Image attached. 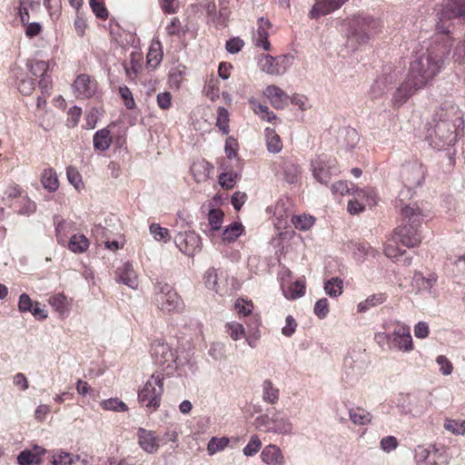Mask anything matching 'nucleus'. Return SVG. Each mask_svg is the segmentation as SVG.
Masks as SVG:
<instances>
[{
	"label": "nucleus",
	"mask_w": 465,
	"mask_h": 465,
	"mask_svg": "<svg viewBox=\"0 0 465 465\" xmlns=\"http://www.w3.org/2000/svg\"><path fill=\"white\" fill-rule=\"evenodd\" d=\"M438 277L435 273H430L425 277L421 272H415L412 277L411 284L418 292H427L431 293L433 286L436 284Z\"/></svg>",
	"instance_id": "obj_25"
},
{
	"label": "nucleus",
	"mask_w": 465,
	"mask_h": 465,
	"mask_svg": "<svg viewBox=\"0 0 465 465\" xmlns=\"http://www.w3.org/2000/svg\"><path fill=\"white\" fill-rule=\"evenodd\" d=\"M153 299L158 309L163 312H179L183 307V301L176 291L163 281H156Z\"/></svg>",
	"instance_id": "obj_6"
},
{
	"label": "nucleus",
	"mask_w": 465,
	"mask_h": 465,
	"mask_svg": "<svg viewBox=\"0 0 465 465\" xmlns=\"http://www.w3.org/2000/svg\"><path fill=\"white\" fill-rule=\"evenodd\" d=\"M452 58L455 63L460 64H465V35L463 40L460 41L454 48Z\"/></svg>",
	"instance_id": "obj_57"
},
{
	"label": "nucleus",
	"mask_w": 465,
	"mask_h": 465,
	"mask_svg": "<svg viewBox=\"0 0 465 465\" xmlns=\"http://www.w3.org/2000/svg\"><path fill=\"white\" fill-rule=\"evenodd\" d=\"M265 94L270 99L272 105L277 110L284 109L289 104V95L276 85L267 86Z\"/></svg>",
	"instance_id": "obj_22"
},
{
	"label": "nucleus",
	"mask_w": 465,
	"mask_h": 465,
	"mask_svg": "<svg viewBox=\"0 0 465 465\" xmlns=\"http://www.w3.org/2000/svg\"><path fill=\"white\" fill-rule=\"evenodd\" d=\"M74 462V460L70 453L68 452H59L53 456V464L54 465H71Z\"/></svg>",
	"instance_id": "obj_64"
},
{
	"label": "nucleus",
	"mask_w": 465,
	"mask_h": 465,
	"mask_svg": "<svg viewBox=\"0 0 465 465\" xmlns=\"http://www.w3.org/2000/svg\"><path fill=\"white\" fill-rule=\"evenodd\" d=\"M436 362L440 366V371L443 375H450L452 372V363L444 355L438 356Z\"/></svg>",
	"instance_id": "obj_63"
},
{
	"label": "nucleus",
	"mask_w": 465,
	"mask_h": 465,
	"mask_svg": "<svg viewBox=\"0 0 465 465\" xmlns=\"http://www.w3.org/2000/svg\"><path fill=\"white\" fill-rule=\"evenodd\" d=\"M203 280L204 284L208 289L214 291L215 292H220V285L218 283V272L216 269L213 267L209 268L204 273Z\"/></svg>",
	"instance_id": "obj_39"
},
{
	"label": "nucleus",
	"mask_w": 465,
	"mask_h": 465,
	"mask_svg": "<svg viewBox=\"0 0 465 465\" xmlns=\"http://www.w3.org/2000/svg\"><path fill=\"white\" fill-rule=\"evenodd\" d=\"M268 430L272 433L290 435L292 433L293 425L287 416L276 412L272 415V427Z\"/></svg>",
	"instance_id": "obj_23"
},
{
	"label": "nucleus",
	"mask_w": 465,
	"mask_h": 465,
	"mask_svg": "<svg viewBox=\"0 0 465 465\" xmlns=\"http://www.w3.org/2000/svg\"><path fill=\"white\" fill-rule=\"evenodd\" d=\"M224 345L221 342H213L210 346L208 354L214 361L221 360L224 355Z\"/></svg>",
	"instance_id": "obj_62"
},
{
	"label": "nucleus",
	"mask_w": 465,
	"mask_h": 465,
	"mask_svg": "<svg viewBox=\"0 0 465 465\" xmlns=\"http://www.w3.org/2000/svg\"><path fill=\"white\" fill-rule=\"evenodd\" d=\"M49 303L56 312L64 313L67 307V298L63 293H56L49 298Z\"/></svg>",
	"instance_id": "obj_46"
},
{
	"label": "nucleus",
	"mask_w": 465,
	"mask_h": 465,
	"mask_svg": "<svg viewBox=\"0 0 465 465\" xmlns=\"http://www.w3.org/2000/svg\"><path fill=\"white\" fill-rule=\"evenodd\" d=\"M114 279L116 282L123 283L132 289H136L138 286L137 275L133 264L129 262L116 269Z\"/></svg>",
	"instance_id": "obj_18"
},
{
	"label": "nucleus",
	"mask_w": 465,
	"mask_h": 465,
	"mask_svg": "<svg viewBox=\"0 0 465 465\" xmlns=\"http://www.w3.org/2000/svg\"><path fill=\"white\" fill-rule=\"evenodd\" d=\"M36 211V204L34 201L25 197L22 199V206L16 210L21 215H30Z\"/></svg>",
	"instance_id": "obj_56"
},
{
	"label": "nucleus",
	"mask_w": 465,
	"mask_h": 465,
	"mask_svg": "<svg viewBox=\"0 0 465 465\" xmlns=\"http://www.w3.org/2000/svg\"><path fill=\"white\" fill-rule=\"evenodd\" d=\"M265 137H266L267 150L270 153H277L282 150V143L281 138L273 129L266 128L265 129Z\"/></svg>",
	"instance_id": "obj_32"
},
{
	"label": "nucleus",
	"mask_w": 465,
	"mask_h": 465,
	"mask_svg": "<svg viewBox=\"0 0 465 465\" xmlns=\"http://www.w3.org/2000/svg\"><path fill=\"white\" fill-rule=\"evenodd\" d=\"M54 224L55 226V236L58 243L65 245L68 234L74 231V223L64 220L60 215H54Z\"/></svg>",
	"instance_id": "obj_26"
},
{
	"label": "nucleus",
	"mask_w": 465,
	"mask_h": 465,
	"mask_svg": "<svg viewBox=\"0 0 465 465\" xmlns=\"http://www.w3.org/2000/svg\"><path fill=\"white\" fill-rule=\"evenodd\" d=\"M401 177L405 189L399 193V202L403 205L404 201L412 196V190L420 186L424 182V171L422 165L419 163L404 166L401 171Z\"/></svg>",
	"instance_id": "obj_8"
},
{
	"label": "nucleus",
	"mask_w": 465,
	"mask_h": 465,
	"mask_svg": "<svg viewBox=\"0 0 465 465\" xmlns=\"http://www.w3.org/2000/svg\"><path fill=\"white\" fill-rule=\"evenodd\" d=\"M262 447V441L257 435H252L248 444L243 448L242 452L245 456L251 457L255 455Z\"/></svg>",
	"instance_id": "obj_48"
},
{
	"label": "nucleus",
	"mask_w": 465,
	"mask_h": 465,
	"mask_svg": "<svg viewBox=\"0 0 465 465\" xmlns=\"http://www.w3.org/2000/svg\"><path fill=\"white\" fill-rule=\"evenodd\" d=\"M452 42L450 37L438 36L427 52L415 57L410 64V81L421 89L430 84L441 71L446 56L450 54Z\"/></svg>",
	"instance_id": "obj_1"
},
{
	"label": "nucleus",
	"mask_w": 465,
	"mask_h": 465,
	"mask_svg": "<svg viewBox=\"0 0 465 465\" xmlns=\"http://www.w3.org/2000/svg\"><path fill=\"white\" fill-rule=\"evenodd\" d=\"M349 417L355 425H367L372 418L369 411L360 407L350 409Z\"/></svg>",
	"instance_id": "obj_30"
},
{
	"label": "nucleus",
	"mask_w": 465,
	"mask_h": 465,
	"mask_svg": "<svg viewBox=\"0 0 465 465\" xmlns=\"http://www.w3.org/2000/svg\"><path fill=\"white\" fill-rule=\"evenodd\" d=\"M163 59V52L161 50L160 42L152 44L147 54V64L150 67L155 68L160 64Z\"/></svg>",
	"instance_id": "obj_35"
},
{
	"label": "nucleus",
	"mask_w": 465,
	"mask_h": 465,
	"mask_svg": "<svg viewBox=\"0 0 465 465\" xmlns=\"http://www.w3.org/2000/svg\"><path fill=\"white\" fill-rule=\"evenodd\" d=\"M111 143L110 131L106 128L98 130L94 135V147L96 150L104 152L110 147Z\"/></svg>",
	"instance_id": "obj_28"
},
{
	"label": "nucleus",
	"mask_w": 465,
	"mask_h": 465,
	"mask_svg": "<svg viewBox=\"0 0 465 465\" xmlns=\"http://www.w3.org/2000/svg\"><path fill=\"white\" fill-rule=\"evenodd\" d=\"M244 45V42L239 37H233L226 42L225 48L229 54L239 53Z\"/></svg>",
	"instance_id": "obj_58"
},
{
	"label": "nucleus",
	"mask_w": 465,
	"mask_h": 465,
	"mask_svg": "<svg viewBox=\"0 0 465 465\" xmlns=\"http://www.w3.org/2000/svg\"><path fill=\"white\" fill-rule=\"evenodd\" d=\"M432 120L440 122H450L454 123V124L456 125L464 124L462 112L456 104L450 102L443 103L435 112Z\"/></svg>",
	"instance_id": "obj_13"
},
{
	"label": "nucleus",
	"mask_w": 465,
	"mask_h": 465,
	"mask_svg": "<svg viewBox=\"0 0 465 465\" xmlns=\"http://www.w3.org/2000/svg\"><path fill=\"white\" fill-rule=\"evenodd\" d=\"M392 348L402 351H410L413 349L410 327L401 325L391 332V349Z\"/></svg>",
	"instance_id": "obj_14"
},
{
	"label": "nucleus",
	"mask_w": 465,
	"mask_h": 465,
	"mask_svg": "<svg viewBox=\"0 0 465 465\" xmlns=\"http://www.w3.org/2000/svg\"><path fill=\"white\" fill-rule=\"evenodd\" d=\"M262 460L268 465H283V456L276 445L266 446L261 453Z\"/></svg>",
	"instance_id": "obj_27"
},
{
	"label": "nucleus",
	"mask_w": 465,
	"mask_h": 465,
	"mask_svg": "<svg viewBox=\"0 0 465 465\" xmlns=\"http://www.w3.org/2000/svg\"><path fill=\"white\" fill-rule=\"evenodd\" d=\"M35 80L29 77L21 79L17 84L18 91L24 95H30L35 90Z\"/></svg>",
	"instance_id": "obj_53"
},
{
	"label": "nucleus",
	"mask_w": 465,
	"mask_h": 465,
	"mask_svg": "<svg viewBox=\"0 0 465 465\" xmlns=\"http://www.w3.org/2000/svg\"><path fill=\"white\" fill-rule=\"evenodd\" d=\"M40 458L38 453H33L30 450H23L17 456V463L19 465H31L33 463H39Z\"/></svg>",
	"instance_id": "obj_49"
},
{
	"label": "nucleus",
	"mask_w": 465,
	"mask_h": 465,
	"mask_svg": "<svg viewBox=\"0 0 465 465\" xmlns=\"http://www.w3.org/2000/svg\"><path fill=\"white\" fill-rule=\"evenodd\" d=\"M259 66L262 72L272 75L282 74L287 69V64H280L276 57L270 54L262 55L259 59Z\"/></svg>",
	"instance_id": "obj_24"
},
{
	"label": "nucleus",
	"mask_w": 465,
	"mask_h": 465,
	"mask_svg": "<svg viewBox=\"0 0 465 465\" xmlns=\"http://www.w3.org/2000/svg\"><path fill=\"white\" fill-rule=\"evenodd\" d=\"M90 6L98 18L106 19L108 17V11L103 3L98 0H90Z\"/></svg>",
	"instance_id": "obj_59"
},
{
	"label": "nucleus",
	"mask_w": 465,
	"mask_h": 465,
	"mask_svg": "<svg viewBox=\"0 0 465 465\" xmlns=\"http://www.w3.org/2000/svg\"><path fill=\"white\" fill-rule=\"evenodd\" d=\"M348 0H317L309 13V16L317 19L341 7Z\"/></svg>",
	"instance_id": "obj_16"
},
{
	"label": "nucleus",
	"mask_w": 465,
	"mask_h": 465,
	"mask_svg": "<svg viewBox=\"0 0 465 465\" xmlns=\"http://www.w3.org/2000/svg\"><path fill=\"white\" fill-rule=\"evenodd\" d=\"M342 284L341 279L333 277L325 282L324 291L330 297H338L342 292Z\"/></svg>",
	"instance_id": "obj_36"
},
{
	"label": "nucleus",
	"mask_w": 465,
	"mask_h": 465,
	"mask_svg": "<svg viewBox=\"0 0 465 465\" xmlns=\"http://www.w3.org/2000/svg\"><path fill=\"white\" fill-rule=\"evenodd\" d=\"M66 175L69 183L74 185V187L76 190H80L82 187H84V183L82 182V176L77 171L76 168L73 166H69L66 169Z\"/></svg>",
	"instance_id": "obj_50"
},
{
	"label": "nucleus",
	"mask_w": 465,
	"mask_h": 465,
	"mask_svg": "<svg viewBox=\"0 0 465 465\" xmlns=\"http://www.w3.org/2000/svg\"><path fill=\"white\" fill-rule=\"evenodd\" d=\"M344 25L347 27L345 47L351 52H355L368 44L382 28L379 18L363 13L347 18Z\"/></svg>",
	"instance_id": "obj_2"
},
{
	"label": "nucleus",
	"mask_w": 465,
	"mask_h": 465,
	"mask_svg": "<svg viewBox=\"0 0 465 465\" xmlns=\"http://www.w3.org/2000/svg\"><path fill=\"white\" fill-rule=\"evenodd\" d=\"M275 176L290 184L296 183L301 175V166L293 156L279 157L272 163Z\"/></svg>",
	"instance_id": "obj_9"
},
{
	"label": "nucleus",
	"mask_w": 465,
	"mask_h": 465,
	"mask_svg": "<svg viewBox=\"0 0 465 465\" xmlns=\"http://www.w3.org/2000/svg\"><path fill=\"white\" fill-rule=\"evenodd\" d=\"M228 444L229 439L227 437H213L207 444V450L210 455H213L218 451L223 450L228 446Z\"/></svg>",
	"instance_id": "obj_41"
},
{
	"label": "nucleus",
	"mask_w": 465,
	"mask_h": 465,
	"mask_svg": "<svg viewBox=\"0 0 465 465\" xmlns=\"http://www.w3.org/2000/svg\"><path fill=\"white\" fill-rule=\"evenodd\" d=\"M238 143L232 137H228L225 142L224 151L227 158L232 159L237 156Z\"/></svg>",
	"instance_id": "obj_61"
},
{
	"label": "nucleus",
	"mask_w": 465,
	"mask_h": 465,
	"mask_svg": "<svg viewBox=\"0 0 465 465\" xmlns=\"http://www.w3.org/2000/svg\"><path fill=\"white\" fill-rule=\"evenodd\" d=\"M243 232V226L240 223H232L225 228L223 233V241L233 242L235 241Z\"/></svg>",
	"instance_id": "obj_37"
},
{
	"label": "nucleus",
	"mask_w": 465,
	"mask_h": 465,
	"mask_svg": "<svg viewBox=\"0 0 465 465\" xmlns=\"http://www.w3.org/2000/svg\"><path fill=\"white\" fill-rule=\"evenodd\" d=\"M436 29L441 35L449 37L450 21L459 19L465 21V0H448L437 13Z\"/></svg>",
	"instance_id": "obj_5"
},
{
	"label": "nucleus",
	"mask_w": 465,
	"mask_h": 465,
	"mask_svg": "<svg viewBox=\"0 0 465 465\" xmlns=\"http://www.w3.org/2000/svg\"><path fill=\"white\" fill-rule=\"evenodd\" d=\"M402 223L394 230V238L407 248L418 246L421 241L420 227L427 214L417 203L401 207Z\"/></svg>",
	"instance_id": "obj_3"
},
{
	"label": "nucleus",
	"mask_w": 465,
	"mask_h": 465,
	"mask_svg": "<svg viewBox=\"0 0 465 465\" xmlns=\"http://www.w3.org/2000/svg\"><path fill=\"white\" fill-rule=\"evenodd\" d=\"M101 406L106 411L124 412L128 410L127 405L117 398H111L101 402Z\"/></svg>",
	"instance_id": "obj_45"
},
{
	"label": "nucleus",
	"mask_w": 465,
	"mask_h": 465,
	"mask_svg": "<svg viewBox=\"0 0 465 465\" xmlns=\"http://www.w3.org/2000/svg\"><path fill=\"white\" fill-rule=\"evenodd\" d=\"M175 245L179 250L189 256L200 252L202 248L201 237L194 232H181L174 238Z\"/></svg>",
	"instance_id": "obj_11"
},
{
	"label": "nucleus",
	"mask_w": 465,
	"mask_h": 465,
	"mask_svg": "<svg viewBox=\"0 0 465 465\" xmlns=\"http://www.w3.org/2000/svg\"><path fill=\"white\" fill-rule=\"evenodd\" d=\"M228 123H229L228 110L223 106H219L217 109L216 126L222 131V133L223 134H227L230 132Z\"/></svg>",
	"instance_id": "obj_40"
},
{
	"label": "nucleus",
	"mask_w": 465,
	"mask_h": 465,
	"mask_svg": "<svg viewBox=\"0 0 465 465\" xmlns=\"http://www.w3.org/2000/svg\"><path fill=\"white\" fill-rule=\"evenodd\" d=\"M224 213L221 209H212L208 213V222L211 230L219 231L222 227Z\"/></svg>",
	"instance_id": "obj_42"
},
{
	"label": "nucleus",
	"mask_w": 465,
	"mask_h": 465,
	"mask_svg": "<svg viewBox=\"0 0 465 465\" xmlns=\"http://www.w3.org/2000/svg\"><path fill=\"white\" fill-rule=\"evenodd\" d=\"M149 231L155 241L167 242L171 239L169 230L160 226L158 223H152L149 227Z\"/></svg>",
	"instance_id": "obj_44"
},
{
	"label": "nucleus",
	"mask_w": 465,
	"mask_h": 465,
	"mask_svg": "<svg viewBox=\"0 0 465 465\" xmlns=\"http://www.w3.org/2000/svg\"><path fill=\"white\" fill-rule=\"evenodd\" d=\"M292 223L297 230H309L315 223V218L312 215H295L292 218Z\"/></svg>",
	"instance_id": "obj_38"
},
{
	"label": "nucleus",
	"mask_w": 465,
	"mask_h": 465,
	"mask_svg": "<svg viewBox=\"0 0 465 465\" xmlns=\"http://www.w3.org/2000/svg\"><path fill=\"white\" fill-rule=\"evenodd\" d=\"M239 178V175L236 173H223L219 175V183L221 186L226 190L232 189Z\"/></svg>",
	"instance_id": "obj_52"
},
{
	"label": "nucleus",
	"mask_w": 465,
	"mask_h": 465,
	"mask_svg": "<svg viewBox=\"0 0 465 465\" xmlns=\"http://www.w3.org/2000/svg\"><path fill=\"white\" fill-rule=\"evenodd\" d=\"M386 299L387 296L385 293L372 294L358 304V311L360 312H365L372 307H376L380 304H382L386 301Z\"/></svg>",
	"instance_id": "obj_33"
},
{
	"label": "nucleus",
	"mask_w": 465,
	"mask_h": 465,
	"mask_svg": "<svg viewBox=\"0 0 465 465\" xmlns=\"http://www.w3.org/2000/svg\"><path fill=\"white\" fill-rule=\"evenodd\" d=\"M97 89V83L87 74H80L73 84L74 94L77 98H90Z\"/></svg>",
	"instance_id": "obj_15"
},
{
	"label": "nucleus",
	"mask_w": 465,
	"mask_h": 465,
	"mask_svg": "<svg viewBox=\"0 0 465 465\" xmlns=\"http://www.w3.org/2000/svg\"><path fill=\"white\" fill-rule=\"evenodd\" d=\"M41 182L44 188L51 193L55 192L59 186L56 173L53 169H45L44 171Z\"/></svg>",
	"instance_id": "obj_34"
},
{
	"label": "nucleus",
	"mask_w": 465,
	"mask_h": 465,
	"mask_svg": "<svg viewBox=\"0 0 465 465\" xmlns=\"http://www.w3.org/2000/svg\"><path fill=\"white\" fill-rule=\"evenodd\" d=\"M313 312L319 319H324L329 313V302L326 298L318 300L314 305Z\"/></svg>",
	"instance_id": "obj_55"
},
{
	"label": "nucleus",
	"mask_w": 465,
	"mask_h": 465,
	"mask_svg": "<svg viewBox=\"0 0 465 465\" xmlns=\"http://www.w3.org/2000/svg\"><path fill=\"white\" fill-rule=\"evenodd\" d=\"M27 66L31 74L36 77H42L47 74L49 65L46 62L41 60H34L27 63Z\"/></svg>",
	"instance_id": "obj_43"
},
{
	"label": "nucleus",
	"mask_w": 465,
	"mask_h": 465,
	"mask_svg": "<svg viewBox=\"0 0 465 465\" xmlns=\"http://www.w3.org/2000/svg\"><path fill=\"white\" fill-rule=\"evenodd\" d=\"M415 460L417 465H447L448 461L440 460L443 451L432 445L429 448L418 446L415 450Z\"/></svg>",
	"instance_id": "obj_12"
},
{
	"label": "nucleus",
	"mask_w": 465,
	"mask_h": 465,
	"mask_svg": "<svg viewBox=\"0 0 465 465\" xmlns=\"http://www.w3.org/2000/svg\"><path fill=\"white\" fill-rule=\"evenodd\" d=\"M66 244L70 251L76 253H82L85 252L89 246L87 238L83 234H74Z\"/></svg>",
	"instance_id": "obj_31"
},
{
	"label": "nucleus",
	"mask_w": 465,
	"mask_h": 465,
	"mask_svg": "<svg viewBox=\"0 0 465 465\" xmlns=\"http://www.w3.org/2000/svg\"><path fill=\"white\" fill-rule=\"evenodd\" d=\"M461 126L450 122L432 120L428 124L426 139L433 148L443 150L456 143V130Z\"/></svg>",
	"instance_id": "obj_4"
},
{
	"label": "nucleus",
	"mask_w": 465,
	"mask_h": 465,
	"mask_svg": "<svg viewBox=\"0 0 465 465\" xmlns=\"http://www.w3.org/2000/svg\"><path fill=\"white\" fill-rule=\"evenodd\" d=\"M444 429L455 435L465 434V420L459 421L446 419L444 421Z\"/></svg>",
	"instance_id": "obj_47"
},
{
	"label": "nucleus",
	"mask_w": 465,
	"mask_h": 465,
	"mask_svg": "<svg viewBox=\"0 0 465 465\" xmlns=\"http://www.w3.org/2000/svg\"><path fill=\"white\" fill-rule=\"evenodd\" d=\"M387 77L379 78L371 87V94L374 98L382 95L387 90Z\"/></svg>",
	"instance_id": "obj_54"
},
{
	"label": "nucleus",
	"mask_w": 465,
	"mask_h": 465,
	"mask_svg": "<svg viewBox=\"0 0 465 465\" xmlns=\"http://www.w3.org/2000/svg\"><path fill=\"white\" fill-rule=\"evenodd\" d=\"M312 167L314 178L321 183H328L331 176L337 174L336 168L322 159L312 161Z\"/></svg>",
	"instance_id": "obj_17"
},
{
	"label": "nucleus",
	"mask_w": 465,
	"mask_h": 465,
	"mask_svg": "<svg viewBox=\"0 0 465 465\" xmlns=\"http://www.w3.org/2000/svg\"><path fill=\"white\" fill-rule=\"evenodd\" d=\"M152 356L156 364L164 369H178L181 360L174 357V353L167 343L155 341L152 346Z\"/></svg>",
	"instance_id": "obj_10"
},
{
	"label": "nucleus",
	"mask_w": 465,
	"mask_h": 465,
	"mask_svg": "<svg viewBox=\"0 0 465 465\" xmlns=\"http://www.w3.org/2000/svg\"><path fill=\"white\" fill-rule=\"evenodd\" d=\"M419 89L420 86H414V82L410 81V77L401 84L399 88L394 92L392 97V104L394 106H401L407 102V100Z\"/></svg>",
	"instance_id": "obj_20"
},
{
	"label": "nucleus",
	"mask_w": 465,
	"mask_h": 465,
	"mask_svg": "<svg viewBox=\"0 0 465 465\" xmlns=\"http://www.w3.org/2000/svg\"><path fill=\"white\" fill-rule=\"evenodd\" d=\"M262 400L269 404H275L280 396L279 389L276 388L272 381L265 380L262 384Z\"/></svg>",
	"instance_id": "obj_29"
},
{
	"label": "nucleus",
	"mask_w": 465,
	"mask_h": 465,
	"mask_svg": "<svg viewBox=\"0 0 465 465\" xmlns=\"http://www.w3.org/2000/svg\"><path fill=\"white\" fill-rule=\"evenodd\" d=\"M272 27L270 21L260 17L257 22V30L253 34V41L256 46L262 47L263 50H269L271 44L268 41L269 29Z\"/></svg>",
	"instance_id": "obj_21"
},
{
	"label": "nucleus",
	"mask_w": 465,
	"mask_h": 465,
	"mask_svg": "<svg viewBox=\"0 0 465 465\" xmlns=\"http://www.w3.org/2000/svg\"><path fill=\"white\" fill-rule=\"evenodd\" d=\"M342 134L344 135V141L347 144V147L352 149L360 141V136L358 132L354 128H344L342 130Z\"/></svg>",
	"instance_id": "obj_51"
},
{
	"label": "nucleus",
	"mask_w": 465,
	"mask_h": 465,
	"mask_svg": "<svg viewBox=\"0 0 465 465\" xmlns=\"http://www.w3.org/2000/svg\"><path fill=\"white\" fill-rule=\"evenodd\" d=\"M399 445L398 440L394 436H386L381 440V449L385 452H391L397 449Z\"/></svg>",
	"instance_id": "obj_60"
},
{
	"label": "nucleus",
	"mask_w": 465,
	"mask_h": 465,
	"mask_svg": "<svg viewBox=\"0 0 465 465\" xmlns=\"http://www.w3.org/2000/svg\"><path fill=\"white\" fill-rule=\"evenodd\" d=\"M163 381L162 373H153L138 392V401L141 403H145L151 411H156L160 406L163 391Z\"/></svg>",
	"instance_id": "obj_7"
},
{
	"label": "nucleus",
	"mask_w": 465,
	"mask_h": 465,
	"mask_svg": "<svg viewBox=\"0 0 465 465\" xmlns=\"http://www.w3.org/2000/svg\"><path fill=\"white\" fill-rule=\"evenodd\" d=\"M137 439L139 446L147 453L153 454L159 449V439L154 431L139 428L137 430Z\"/></svg>",
	"instance_id": "obj_19"
}]
</instances>
